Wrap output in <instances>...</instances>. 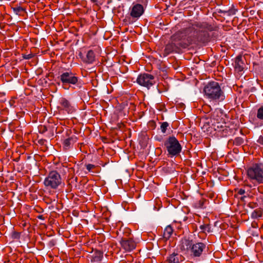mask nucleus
Wrapping results in <instances>:
<instances>
[{
    "label": "nucleus",
    "mask_w": 263,
    "mask_h": 263,
    "mask_svg": "<svg viewBox=\"0 0 263 263\" xmlns=\"http://www.w3.org/2000/svg\"><path fill=\"white\" fill-rule=\"evenodd\" d=\"M182 32L184 35L187 47L191 45H197L205 43L209 40V34L207 31L195 29L193 27L183 29Z\"/></svg>",
    "instance_id": "f257e3e1"
},
{
    "label": "nucleus",
    "mask_w": 263,
    "mask_h": 263,
    "mask_svg": "<svg viewBox=\"0 0 263 263\" xmlns=\"http://www.w3.org/2000/svg\"><path fill=\"white\" fill-rule=\"evenodd\" d=\"M182 31H179L171 36L170 42L166 45L162 53L163 56L165 57L171 53L178 52L181 48L187 47L185 37Z\"/></svg>",
    "instance_id": "f03ea898"
},
{
    "label": "nucleus",
    "mask_w": 263,
    "mask_h": 263,
    "mask_svg": "<svg viewBox=\"0 0 263 263\" xmlns=\"http://www.w3.org/2000/svg\"><path fill=\"white\" fill-rule=\"evenodd\" d=\"M203 91L205 98L210 101L219 103L225 99L224 93L217 82L212 81L208 83L205 86Z\"/></svg>",
    "instance_id": "7ed1b4c3"
},
{
    "label": "nucleus",
    "mask_w": 263,
    "mask_h": 263,
    "mask_svg": "<svg viewBox=\"0 0 263 263\" xmlns=\"http://www.w3.org/2000/svg\"><path fill=\"white\" fill-rule=\"evenodd\" d=\"M248 178L259 184H263V163H257L253 164L247 170Z\"/></svg>",
    "instance_id": "20e7f679"
},
{
    "label": "nucleus",
    "mask_w": 263,
    "mask_h": 263,
    "mask_svg": "<svg viewBox=\"0 0 263 263\" xmlns=\"http://www.w3.org/2000/svg\"><path fill=\"white\" fill-rule=\"evenodd\" d=\"M182 247L184 250L190 249L191 255L196 257L202 255L206 249V245L202 242H197L192 245L191 241L185 239L182 243Z\"/></svg>",
    "instance_id": "39448f33"
},
{
    "label": "nucleus",
    "mask_w": 263,
    "mask_h": 263,
    "mask_svg": "<svg viewBox=\"0 0 263 263\" xmlns=\"http://www.w3.org/2000/svg\"><path fill=\"white\" fill-rule=\"evenodd\" d=\"M164 146L171 156L178 155L182 150V146L178 140L174 136L169 137L164 142Z\"/></svg>",
    "instance_id": "423d86ee"
},
{
    "label": "nucleus",
    "mask_w": 263,
    "mask_h": 263,
    "mask_svg": "<svg viewBox=\"0 0 263 263\" xmlns=\"http://www.w3.org/2000/svg\"><path fill=\"white\" fill-rule=\"evenodd\" d=\"M143 6L139 4H133L129 9V16H126L124 22L131 24L138 20L144 13Z\"/></svg>",
    "instance_id": "0eeeda50"
},
{
    "label": "nucleus",
    "mask_w": 263,
    "mask_h": 263,
    "mask_svg": "<svg viewBox=\"0 0 263 263\" xmlns=\"http://www.w3.org/2000/svg\"><path fill=\"white\" fill-rule=\"evenodd\" d=\"M61 183V175L56 171H50L44 181V184L46 187L52 189H56Z\"/></svg>",
    "instance_id": "6e6552de"
},
{
    "label": "nucleus",
    "mask_w": 263,
    "mask_h": 263,
    "mask_svg": "<svg viewBox=\"0 0 263 263\" xmlns=\"http://www.w3.org/2000/svg\"><path fill=\"white\" fill-rule=\"evenodd\" d=\"M59 79L61 81L64 88L66 89L65 87L67 84L76 85L79 81V78L76 76V74L71 71L63 72L59 77Z\"/></svg>",
    "instance_id": "1a4fd4ad"
},
{
    "label": "nucleus",
    "mask_w": 263,
    "mask_h": 263,
    "mask_svg": "<svg viewBox=\"0 0 263 263\" xmlns=\"http://www.w3.org/2000/svg\"><path fill=\"white\" fill-rule=\"evenodd\" d=\"M137 82L140 85L148 89L154 84L155 78L151 74L144 73L138 76Z\"/></svg>",
    "instance_id": "9d476101"
},
{
    "label": "nucleus",
    "mask_w": 263,
    "mask_h": 263,
    "mask_svg": "<svg viewBox=\"0 0 263 263\" xmlns=\"http://www.w3.org/2000/svg\"><path fill=\"white\" fill-rule=\"evenodd\" d=\"M222 113L218 111H215L212 117V125L215 129L219 128L220 125L226 124L223 119L221 117Z\"/></svg>",
    "instance_id": "9b49d317"
},
{
    "label": "nucleus",
    "mask_w": 263,
    "mask_h": 263,
    "mask_svg": "<svg viewBox=\"0 0 263 263\" xmlns=\"http://www.w3.org/2000/svg\"><path fill=\"white\" fill-rule=\"evenodd\" d=\"M122 248L126 251H130L136 248L135 242L132 239L122 238L120 241Z\"/></svg>",
    "instance_id": "f8f14e48"
},
{
    "label": "nucleus",
    "mask_w": 263,
    "mask_h": 263,
    "mask_svg": "<svg viewBox=\"0 0 263 263\" xmlns=\"http://www.w3.org/2000/svg\"><path fill=\"white\" fill-rule=\"evenodd\" d=\"M217 131V134L221 137H226L232 134L233 129L226 126V124L220 125L219 128L215 129Z\"/></svg>",
    "instance_id": "ddd939ff"
},
{
    "label": "nucleus",
    "mask_w": 263,
    "mask_h": 263,
    "mask_svg": "<svg viewBox=\"0 0 263 263\" xmlns=\"http://www.w3.org/2000/svg\"><path fill=\"white\" fill-rule=\"evenodd\" d=\"M246 65L244 63V58L242 56L236 57L235 61V69L238 72H242L245 68Z\"/></svg>",
    "instance_id": "4468645a"
},
{
    "label": "nucleus",
    "mask_w": 263,
    "mask_h": 263,
    "mask_svg": "<svg viewBox=\"0 0 263 263\" xmlns=\"http://www.w3.org/2000/svg\"><path fill=\"white\" fill-rule=\"evenodd\" d=\"M78 140L77 137L73 135L67 139H65L63 142V148L64 150H68Z\"/></svg>",
    "instance_id": "2eb2a0df"
},
{
    "label": "nucleus",
    "mask_w": 263,
    "mask_h": 263,
    "mask_svg": "<svg viewBox=\"0 0 263 263\" xmlns=\"http://www.w3.org/2000/svg\"><path fill=\"white\" fill-rule=\"evenodd\" d=\"M183 257L179 254L173 253L167 258L168 263H181Z\"/></svg>",
    "instance_id": "dca6fc26"
},
{
    "label": "nucleus",
    "mask_w": 263,
    "mask_h": 263,
    "mask_svg": "<svg viewBox=\"0 0 263 263\" xmlns=\"http://www.w3.org/2000/svg\"><path fill=\"white\" fill-rule=\"evenodd\" d=\"M60 104L63 107V109L66 111L68 113H71L73 111V108L71 106L70 102L65 98H62L60 101Z\"/></svg>",
    "instance_id": "f3484780"
},
{
    "label": "nucleus",
    "mask_w": 263,
    "mask_h": 263,
    "mask_svg": "<svg viewBox=\"0 0 263 263\" xmlns=\"http://www.w3.org/2000/svg\"><path fill=\"white\" fill-rule=\"evenodd\" d=\"M83 61L87 64H92L95 60V54L92 50L87 51L85 58H82Z\"/></svg>",
    "instance_id": "a211bd4d"
},
{
    "label": "nucleus",
    "mask_w": 263,
    "mask_h": 263,
    "mask_svg": "<svg viewBox=\"0 0 263 263\" xmlns=\"http://www.w3.org/2000/svg\"><path fill=\"white\" fill-rule=\"evenodd\" d=\"M173 233V229L171 226H167L164 229L163 232V237L166 239H169Z\"/></svg>",
    "instance_id": "6ab92c4d"
},
{
    "label": "nucleus",
    "mask_w": 263,
    "mask_h": 263,
    "mask_svg": "<svg viewBox=\"0 0 263 263\" xmlns=\"http://www.w3.org/2000/svg\"><path fill=\"white\" fill-rule=\"evenodd\" d=\"M262 211L260 209L255 210L251 214L252 218L257 219L262 216Z\"/></svg>",
    "instance_id": "aec40b11"
},
{
    "label": "nucleus",
    "mask_w": 263,
    "mask_h": 263,
    "mask_svg": "<svg viewBox=\"0 0 263 263\" xmlns=\"http://www.w3.org/2000/svg\"><path fill=\"white\" fill-rule=\"evenodd\" d=\"M199 228L202 232L205 233L206 232L210 233L211 232V227L209 224L200 225Z\"/></svg>",
    "instance_id": "412c9836"
},
{
    "label": "nucleus",
    "mask_w": 263,
    "mask_h": 263,
    "mask_svg": "<svg viewBox=\"0 0 263 263\" xmlns=\"http://www.w3.org/2000/svg\"><path fill=\"white\" fill-rule=\"evenodd\" d=\"M244 142V140L241 137H236L233 140V143L236 146H239L242 145Z\"/></svg>",
    "instance_id": "4be33fe9"
},
{
    "label": "nucleus",
    "mask_w": 263,
    "mask_h": 263,
    "mask_svg": "<svg viewBox=\"0 0 263 263\" xmlns=\"http://www.w3.org/2000/svg\"><path fill=\"white\" fill-rule=\"evenodd\" d=\"M237 194L240 195H243V196L240 198L241 200H245V198H246L247 197V195H248V193H246L245 190L242 189H238Z\"/></svg>",
    "instance_id": "5701e85b"
},
{
    "label": "nucleus",
    "mask_w": 263,
    "mask_h": 263,
    "mask_svg": "<svg viewBox=\"0 0 263 263\" xmlns=\"http://www.w3.org/2000/svg\"><path fill=\"white\" fill-rule=\"evenodd\" d=\"M169 126V124L167 122H163L161 123L160 126V129L163 134L166 133L167 127Z\"/></svg>",
    "instance_id": "b1692460"
},
{
    "label": "nucleus",
    "mask_w": 263,
    "mask_h": 263,
    "mask_svg": "<svg viewBox=\"0 0 263 263\" xmlns=\"http://www.w3.org/2000/svg\"><path fill=\"white\" fill-rule=\"evenodd\" d=\"M13 11L17 14H21L25 11V9L21 6H17L13 8Z\"/></svg>",
    "instance_id": "393cba45"
},
{
    "label": "nucleus",
    "mask_w": 263,
    "mask_h": 263,
    "mask_svg": "<svg viewBox=\"0 0 263 263\" xmlns=\"http://www.w3.org/2000/svg\"><path fill=\"white\" fill-rule=\"evenodd\" d=\"M257 117L259 120H263V106L258 108L257 113Z\"/></svg>",
    "instance_id": "a878e982"
},
{
    "label": "nucleus",
    "mask_w": 263,
    "mask_h": 263,
    "mask_svg": "<svg viewBox=\"0 0 263 263\" xmlns=\"http://www.w3.org/2000/svg\"><path fill=\"white\" fill-rule=\"evenodd\" d=\"M205 200L202 199L195 203V206L197 208H202L203 207L204 202Z\"/></svg>",
    "instance_id": "bb28decb"
},
{
    "label": "nucleus",
    "mask_w": 263,
    "mask_h": 263,
    "mask_svg": "<svg viewBox=\"0 0 263 263\" xmlns=\"http://www.w3.org/2000/svg\"><path fill=\"white\" fill-rule=\"evenodd\" d=\"M86 167L89 172H93L92 170L96 167V166L92 164H86Z\"/></svg>",
    "instance_id": "cd10ccee"
},
{
    "label": "nucleus",
    "mask_w": 263,
    "mask_h": 263,
    "mask_svg": "<svg viewBox=\"0 0 263 263\" xmlns=\"http://www.w3.org/2000/svg\"><path fill=\"white\" fill-rule=\"evenodd\" d=\"M236 10L235 9H230L228 11H226V13L228 15H234L236 13Z\"/></svg>",
    "instance_id": "c85d7f7f"
},
{
    "label": "nucleus",
    "mask_w": 263,
    "mask_h": 263,
    "mask_svg": "<svg viewBox=\"0 0 263 263\" xmlns=\"http://www.w3.org/2000/svg\"><path fill=\"white\" fill-rule=\"evenodd\" d=\"M33 57V55L32 54H24L23 55V58L24 59L29 60Z\"/></svg>",
    "instance_id": "c756f323"
},
{
    "label": "nucleus",
    "mask_w": 263,
    "mask_h": 263,
    "mask_svg": "<svg viewBox=\"0 0 263 263\" xmlns=\"http://www.w3.org/2000/svg\"><path fill=\"white\" fill-rule=\"evenodd\" d=\"M55 241L53 239L52 240H51L50 241H49L48 242V246L50 247V248H52L53 247H54L55 245Z\"/></svg>",
    "instance_id": "7c9ffc66"
},
{
    "label": "nucleus",
    "mask_w": 263,
    "mask_h": 263,
    "mask_svg": "<svg viewBox=\"0 0 263 263\" xmlns=\"http://www.w3.org/2000/svg\"><path fill=\"white\" fill-rule=\"evenodd\" d=\"M257 142L263 145V137L260 136L257 140Z\"/></svg>",
    "instance_id": "2f4dec72"
},
{
    "label": "nucleus",
    "mask_w": 263,
    "mask_h": 263,
    "mask_svg": "<svg viewBox=\"0 0 263 263\" xmlns=\"http://www.w3.org/2000/svg\"><path fill=\"white\" fill-rule=\"evenodd\" d=\"M252 226L253 228H256L257 227V223L256 222H253L252 223Z\"/></svg>",
    "instance_id": "473e14b6"
},
{
    "label": "nucleus",
    "mask_w": 263,
    "mask_h": 263,
    "mask_svg": "<svg viewBox=\"0 0 263 263\" xmlns=\"http://www.w3.org/2000/svg\"><path fill=\"white\" fill-rule=\"evenodd\" d=\"M91 2H92L93 3H96L97 2V0H91Z\"/></svg>",
    "instance_id": "72a5a7b5"
},
{
    "label": "nucleus",
    "mask_w": 263,
    "mask_h": 263,
    "mask_svg": "<svg viewBox=\"0 0 263 263\" xmlns=\"http://www.w3.org/2000/svg\"><path fill=\"white\" fill-rule=\"evenodd\" d=\"M38 218H40V219H42V215H40V216H38Z\"/></svg>",
    "instance_id": "f704fd0d"
},
{
    "label": "nucleus",
    "mask_w": 263,
    "mask_h": 263,
    "mask_svg": "<svg viewBox=\"0 0 263 263\" xmlns=\"http://www.w3.org/2000/svg\"><path fill=\"white\" fill-rule=\"evenodd\" d=\"M43 130H46V129L45 127H44Z\"/></svg>",
    "instance_id": "c9c22d12"
}]
</instances>
